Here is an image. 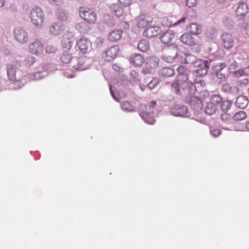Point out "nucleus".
Returning a JSON list of instances; mask_svg holds the SVG:
<instances>
[{"instance_id":"nucleus-33","label":"nucleus","mask_w":249,"mask_h":249,"mask_svg":"<svg viewBox=\"0 0 249 249\" xmlns=\"http://www.w3.org/2000/svg\"><path fill=\"white\" fill-rule=\"evenodd\" d=\"M57 50V47L54 43H49L46 47V53H54Z\"/></svg>"},{"instance_id":"nucleus-55","label":"nucleus","mask_w":249,"mask_h":249,"mask_svg":"<svg viewBox=\"0 0 249 249\" xmlns=\"http://www.w3.org/2000/svg\"><path fill=\"white\" fill-rule=\"evenodd\" d=\"M246 128L249 131V121L246 124Z\"/></svg>"},{"instance_id":"nucleus-58","label":"nucleus","mask_w":249,"mask_h":249,"mask_svg":"<svg viewBox=\"0 0 249 249\" xmlns=\"http://www.w3.org/2000/svg\"><path fill=\"white\" fill-rule=\"evenodd\" d=\"M243 81L244 82L245 84H247L248 82V80L247 78H245L243 80Z\"/></svg>"},{"instance_id":"nucleus-38","label":"nucleus","mask_w":249,"mask_h":249,"mask_svg":"<svg viewBox=\"0 0 249 249\" xmlns=\"http://www.w3.org/2000/svg\"><path fill=\"white\" fill-rule=\"evenodd\" d=\"M221 100L222 98L219 95H213L211 97V100L209 102L212 103V104H214L216 107H217V105L221 102Z\"/></svg>"},{"instance_id":"nucleus-48","label":"nucleus","mask_w":249,"mask_h":249,"mask_svg":"<svg viewBox=\"0 0 249 249\" xmlns=\"http://www.w3.org/2000/svg\"><path fill=\"white\" fill-rule=\"evenodd\" d=\"M222 89L224 91L227 92L231 91V88L228 84H225L222 86Z\"/></svg>"},{"instance_id":"nucleus-37","label":"nucleus","mask_w":249,"mask_h":249,"mask_svg":"<svg viewBox=\"0 0 249 249\" xmlns=\"http://www.w3.org/2000/svg\"><path fill=\"white\" fill-rule=\"evenodd\" d=\"M191 105L194 107V108L196 107L201 108L202 107V104L200 100L197 99L196 97H192L190 101Z\"/></svg>"},{"instance_id":"nucleus-44","label":"nucleus","mask_w":249,"mask_h":249,"mask_svg":"<svg viewBox=\"0 0 249 249\" xmlns=\"http://www.w3.org/2000/svg\"><path fill=\"white\" fill-rule=\"evenodd\" d=\"M196 0H187L186 5L189 8L194 7L196 4Z\"/></svg>"},{"instance_id":"nucleus-1","label":"nucleus","mask_w":249,"mask_h":249,"mask_svg":"<svg viewBox=\"0 0 249 249\" xmlns=\"http://www.w3.org/2000/svg\"><path fill=\"white\" fill-rule=\"evenodd\" d=\"M80 17L89 24H94L97 21L96 13L91 9L87 7H80L79 9Z\"/></svg>"},{"instance_id":"nucleus-46","label":"nucleus","mask_w":249,"mask_h":249,"mask_svg":"<svg viewBox=\"0 0 249 249\" xmlns=\"http://www.w3.org/2000/svg\"><path fill=\"white\" fill-rule=\"evenodd\" d=\"M119 1L123 6H129L132 2V0H119Z\"/></svg>"},{"instance_id":"nucleus-11","label":"nucleus","mask_w":249,"mask_h":249,"mask_svg":"<svg viewBox=\"0 0 249 249\" xmlns=\"http://www.w3.org/2000/svg\"><path fill=\"white\" fill-rule=\"evenodd\" d=\"M208 63L207 61H203L202 60L197 61L195 63L196 66L200 68L196 70V73L201 76L206 75L207 73V70L209 69Z\"/></svg>"},{"instance_id":"nucleus-24","label":"nucleus","mask_w":249,"mask_h":249,"mask_svg":"<svg viewBox=\"0 0 249 249\" xmlns=\"http://www.w3.org/2000/svg\"><path fill=\"white\" fill-rule=\"evenodd\" d=\"M188 31L194 35H199L201 33L202 29L199 25L197 23H191L188 27Z\"/></svg>"},{"instance_id":"nucleus-26","label":"nucleus","mask_w":249,"mask_h":249,"mask_svg":"<svg viewBox=\"0 0 249 249\" xmlns=\"http://www.w3.org/2000/svg\"><path fill=\"white\" fill-rule=\"evenodd\" d=\"M174 71L170 68H164L160 71V75L164 77H171L174 75Z\"/></svg>"},{"instance_id":"nucleus-47","label":"nucleus","mask_w":249,"mask_h":249,"mask_svg":"<svg viewBox=\"0 0 249 249\" xmlns=\"http://www.w3.org/2000/svg\"><path fill=\"white\" fill-rule=\"evenodd\" d=\"M211 132L212 135L214 137L219 136L221 134V131L218 129H213Z\"/></svg>"},{"instance_id":"nucleus-7","label":"nucleus","mask_w":249,"mask_h":249,"mask_svg":"<svg viewBox=\"0 0 249 249\" xmlns=\"http://www.w3.org/2000/svg\"><path fill=\"white\" fill-rule=\"evenodd\" d=\"M77 45L79 51L83 53H85L90 49L91 44L89 40L85 37H82L77 41Z\"/></svg>"},{"instance_id":"nucleus-43","label":"nucleus","mask_w":249,"mask_h":249,"mask_svg":"<svg viewBox=\"0 0 249 249\" xmlns=\"http://www.w3.org/2000/svg\"><path fill=\"white\" fill-rule=\"evenodd\" d=\"M231 116V114L228 112H223L221 115V119L224 121H226L230 119Z\"/></svg>"},{"instance_id":"nucleus-13","label":"nucleus","mask_w":249,"mask_h":249,"mask_svg":"<svg viewBox=\"0 0 249 249\" xmlns=\"http://www.w3.org/2000/svg\"><path fill=\"white\" fill-rule=\"evenodd\" d=\"M160 32V29L157 26L150 27L143 32V36L148 38L157 36Z\"/></svg>"},{"instance_id":"nucleus-4","label":"nucleus","mask_w":249,"mask_h":249,"mask_svg":"<svg viewBox=\"0 0 249 249\" xmlns=\"http://www.w3.org/2000/svg\"><path fill=\"white\" fill-rule=\"evenodd\" d=\"M159 64V59L158 57L153 56L148 58L143 70V72L144 73L152 72V71L158 67Z\"/></svg>"},{"instance_id":"nucleus-34","label":"nucleus","mask_w":249,"mask_h":249,"mask_svg":"<svg viewBox=\"0 0 249 249\" xmlns=\"http://www.w3.org/2000/svg\"><path fill=\"white\" fill-rule=\"evenodd\" d=\"M56 14V16L59 20L64 21L66 20L68 18L67 14L63 9H57Z\"/></svg>"},{"instance_id":"nucleus-57","label":"nucleus","mask_w":249,"mask_h":249,"mask_svg":"<svg viewBox=\"0 0 249 249\" xmlns=\"http://www.w3.org/2000/svg\"><path fill=\"white\" fill-rule=\"evenodd\" d=\"M200 84L201 86L205 85V82L203 81H200Z\"/></svg>"},{"instance_id":"nucleus-53","label":"nucleus","mask_w":249,"mask_h":249,"mask_svg":"<svg viewBox=\"0 0 249 249\" xmlns=\"http://www.w3.org/2000/svg\"><path fill=\"white\" fill-rule=\"evenodd\" d=\"M246 33L247 35L249 37V23L247 25L246 28Z\"/></svg>"},{"instance_id":"nucleus-40","label":"nucleus","mask_w":249,"mask_h":249,"mask_svg":"<svg viewBox=\"0 0 249 249\" xmlns=\"http://www.w3.org/2000/svg\"><path fill=\"white\" fill-rule=\"evenodd\" d=\"M183 81H179L178 78V80L175 81L172 85L173 88H174L175 91L176 93H178L180 91L179 90V85L181 84V83Z\"/></svg>"},{"instance_id":"nucleus-16","label":"nucleus","mask_w":249,"mask_h":249,"mask_svg":"<svg viewBox=\"0 0 249 249\" xmlns=\"http://www.w3.org/2000/svg\"><path fill=\"white\" fill-rule=\"evenodd\" d=\"M179 39L182 43L189 46H193L196 44L194 38L188 33L183 34Z\"/></svg>"},{"instance_id":"nucleus-25","label":"nucleus","mask_w":249,"mask_h":249,"mask_svg":"<svg viewBox=\"0 0 249 249\" xmlns=\"http://www.w3.org/2000/svg\"><path fill=\"white\" fill-rule=\"evenodd\" d=\"M62 29V25L61 23H55L51 26L50 32L51 34L56 36L60 33Z\"/></svg>"},{"instance_id":"nucleus-19","label":"nucleus","mask_w":249,"mask_h":249,"mask_svg":"<svg viewBox=\"0 0 249 249\" xmlns=\"http://www.w3.org/2000/svg\"><path fill=\"white\" fill-rule=\"evenodd\" d=\"M130 61L131 64L135 66H140L143 62V58L139 54H135L131 56Z\"/></svg>"},{"instance_id":"nucleus-17","label":"nucleus","mask_w":249,"mask_h":249,"mask_svg":"<svg viewBox=\"0 0 249 249\" xmlns=\"http://www.w3.org/2000/svg\"><path fill=\"white\" fill-rule=\"evenodd\" d=\"M153 113V110H147L142 111L140 113V115L142 117V118L147 123L152 124L155 122L154 118L150 115V113Z\"/></svg>"},{"instance_id":"nucleus-39","label":"nucleus","mask_w":249,"mask_h":249,"mask_svg":"<svg viewBox=\"0 0 249 249\" xmlns=\"http://www.w3.org/2000/svg\"><path fill=\"white\" fill-rule=\"evenodd\" d=\"M61 60L64 63H69L71 60V56L69 53H64L61 56Z\"/></svg>"},{"instance_id":"nucleus-2","label":"nucleus","mask_w":249,"mask_h":249,"mask_svg":"<svg viewBox=\"0 0 249 249\" xmlns=\"http://www.w3.org/2000/svg\"><path fill=\"white\" fill-rule=\"evenodd\" d=\"M30 18L35 26L36 27L41 26L44 20L43 11L39 7L33 8L30 12Z\"/></svg>"},{"instance_id":"nucleus-42","label":"nucleus","mask_w":249,"mask_h":249,"mask_svg":"<svg viewBox=\"0 0 249 249\" xmlns=\"http://www.w3.org/2000/svg\"><path fill=\"white\" fill-rule=\"evenodd\" d=\"M158 83V80L156 78H154L148 84V86L150 89H154Z\"/></svg>"},{"instance_id":"nucleus-9","label":"nucleus","mask_w":249,"mask_h":249,"mask_svg":"<svg viewBox=\"0 0 249 249\" xmlns=\"http://www.w3.org/2000/svg\"><path fill=\"white\" fill-rule=\"evenodd\" d=\"M221 42L223 46L226 49L231 48L234 44V39L232 35L228 33H224L221 36Z\"/></svg>"},{"instance_id":"nucleus-10","label":"nucleus","mask_w":249,"mask_h":249,"mask_svg":"<svg viewBox=\"0 0 249 249\" xmlns=\"http://www.w3.org/2000/svg\"><path fill=\"white\" fill-rule=\"evenodd\" d=\"M119 51V47L118 45L111 46L105 52V59L107 61H112L116 57Z\"/></svg>"},{"instance_id":"nucleus-14","label":"nucleus","mask_w":249,"mask_h":249,"mask_svg":"<svg viewBox=\"0 0 249 249\" xmlns=\"http://www.w3.org/2000/svg\"><path fill=\"white\" fill-rule=\"evenodd\" d=\"M172 17L163 18L162 19V23L163 25L169 27L171 26H176L180 23H184L186 20V18L184 17L180 19L175 22H173L172 20Z\"/></svg>"},{"instance_id":"nucleus-36","label":"nucleus","mask_w":249,"mask_h":249,"mask_svg":"<svg viewBox=\"0 0 249 249\" xmlns=\"http://www.w3.org/2000/svg\"><path fill=\"white\" fill-rule=\"evenodd\" d=\"M87 25L84 22H80L76 24V29L79 32L86 33H87L89 30L87 28Z\"/></svg>"},{"instance_id":"nucleus-21","label":"nucleus","mask_w":249,"mask_h":249,"mask_svg":"<svg viewBox=\"0 0 249 249\" xmlns=\"http://www.w3.org/2000/svg\"><path fill=\"white\" fill-rule=\"evenodd\" d=\"M177 71L179 74L178 78L179 81H186L188 80V76L186 73V69L182 66H179L177 69Z\"/></svg>"},{"instance_id":"nucleus-60","label":"nucleus","mask_w":249,"mask_h":249,"mask_svg":"<svg viewBox=\"0 0 249 249\" xmlns=\"http://www.w3.org/2000/svg\"><path fill=\"white\" fill-rule=\"evenodd\" d=\"M248 93L249 94V88L248 89Z\"/></svg>"},{"instance_id":"nucleus-20","label":"nucleus","mask_w":249,"mask_h":249,"mask_svg":"<svg viewBox=\"0 0 249 249\" xmlns=\"http://www.w3.org/2000/svg\"><path fill=\"white\" fill-rule=\"evenodd\" d=\"M110 12L112 14L118 17L122 16L123 14V9L118 4H113L110 6Z\"/></svg>"},{"instance_id":"nucleus-32","label":"nucleus","mask_w":249,"mask_h":249,"mask_svg":"<svg viewBox=\"0 0 249 249\" xmlns=\"http://www.w3.org/2000/svg\"><path fill=\"white\" fill-rule=\"evenodd\" d=\"M121 108L124 111L131 112L134 111V107L133 105L131 104V103L128 101H125L122 103L121 105Z\"/></svg>"},{"instance_id":"nucleus-51","label":"nucleus","mask_w":249,"mask_h":249,"mask_svg":"<svg viewBox=\"0 0 249 249\" xmlns=\"http://www.w3.org/2000/svg\"><path fill=\"white\" fill-rule=\"evenodd\" d=\"M109 89H110V93H111V95L112 96V97L115 99H116V98L115 97V94H114V91H113V90L112 89V88L111 86H109Z\"/></svg>"},{"instance_id":"nucleus-30","label":"nucleus","mask_w":249,"mask_h":249,"mask_svg":"<svg viewBox=\"0 0 249 249\" xmlns=\"http://www.w3.org/2000/svg\"><path fill=\"white\" fill-rule=\"evenodd\" d=\"M151 21L150 20L149 17H141L139 18L138 24L140 27L145 28L149 25Z\"/></svg>"},{"instance_id":"nucleus-56","label":"nucleus","mask_w":249,"mask_h":249,"mask_svg":"<svg viewBox=\"0 0 249 249\" xmlns=\"http://www.w3.org/2000/svg\"><path fill=\"white\" fill-rule=\"evenodd\" d=\"M227 0H217V2L219 3H223L225 2Z\"/></svg>"},{"instance_id":"nucleus-31","label":"nucleus","mask_w":249,"mask_h":249,"mask_svg":"<svg viewBox=\"0 0 249 249\" xmlns=\"http://www.w3.org/2000/svg\"><path fill=\"white\" fill-rule=\"evenodd\" d=\"M247 117L246 113L243 111H240L235 113L233 116V119L236 121H241L245 120Z\"/></svg>"},{"instance_id":"nucleus-8","label":"nucleus","mask_w":249,"mask_h":249,"mask_svg":"<svg viewBox=\"0 0 249 249\" xmlns=\"http://www.w3.org/2000/svg\"><path fill=\"white\" fill-rule=\"evenodd\" d=\"M30 52L36 55L41 54L44 50L43 44L38 41H35L29 45Z\"/></svg>"},{"instance_id":"nucleus-6","label":"nucleus","mask_w":249,"mask_h":249,"mask_svg":"<svg viewBox=\"0 0 249 249\" xmlns=\"http://www.w3.org/2000/svg\"><path fill=\"white\" fill-rule=\"evenodd\" d=\"M14 35L16 40L20 43L26 42L28 39L27 32L21 27H17L15 29Z\"/></svg>"},{"instance_id":"nucleus-27","label":"nucleus","mask_w":249,"mask_h":249,"mask_svg":"<svg viewBox=\"0 0 249 249\" xmlns=\"http://www.w3.org/2000/svg\"><path fill=\"white\" fill-rule=\"evenodd\" d=\"M217 110V107L214 104H212L210 102L207 103L205 108V111L206 114L212 115L214 114Z\"/></svg>"},{"instance_id":"nucleus-49","label":"nucleus","mask_w":249,"mask_h":249,"mask_svg":"<svg viewBox=\"0 0 249 249\" xmlns=\"http://www.w3.org/2000/svg\"><path fill=\"white\" fill-rule=\"evenodd\" d=\"M198 82H195V84H193L192 83H188V84L190 86V89L195 91L196 90V87L195 86V84H198Z\"/></svg>"},{"instance_id":"nucleus-5","label":"nucleus","mask_w":249,"mask_h":249,"mask_svg":"<svg viewBox=\"0 0 249 249\" xmlns=\"http://www.w3.org/2000/svg\"><path fill=\"white\" fill-rule=\"evenodd\" d=\"M176 38V35L172 30H168L163 32L160 36V41L165 44L171 45Z\"/></svg>"},{"instance_id":"nucleus-59","label":"nucleus","mask_w":249,"mask_h":249,"mask_svg":"<svg viewBox=\"0 0 249 249\" xmlns=\"http://www.w3.org/2000/svg\"><path fill=\"white\" fill-rule=\"evenodd\" d=\"M8 52L5 53L6 54H8L9 53V50H7Z\"/></svg>"},{"instance_id":"nucleus-3","label":"nucleus","mask_w":249,"mask_h":249,"mask_svg":"<svg viewBox=\"0 0 249 249\" xmlns=\"http://www.w3.org/2000/svg\"><path fill=\"white\" fill-rule=\"evenodd\" d=\"M74 41V37L71 33L65 34L62 37L61 40V46L63 50L65 52L70 51Z\"/></svg>"},{"instance_id":"nucleus-15","label":"nucleus","mask_w":249,"mask_h":249,"mask_svg":"<svg viewBox=\"0 0 249 249\" xmlns=\"http://www.w3.org/2000/svg\"><path fill=\"white\" fill-rule=\"evenodd\" d=\"M249 9L246 3H241L237 7L236 14L237 17L242 18L244 17L248 13Z\"/></svg>"},{"instance_id":"nucleus-45","label":"nucleus","mask_w":249,"mask_h":249,"mask_svg":"<svg viewBox=\"0 0 249 249\" xmlns=\"http://www.w3.org/2000/svg\"><path fill=\"white\" fill-rule=\"evenodd\" d=\"M36 61V59L33 56H29L26 59V64L28 66H31Z\"/></svg>"},{"instance_id":"nucleus-52","label":"nucleus","mask_w":249,"mask_h":249,"mask_svg":"<svg viewBox=\"0 0 249 249\" xmlns=\"http://www.w3.org/2000/svg\"><path fill=\"white\" fill-rule=\"evenodd\" d=\"M5 4V0H0V9L3 7Z\"/></svg>"},{"instance_id":"nucleus-54","label":"nucleus","mask_w":249,"mask_h":249,"mask_svg":"<svg viewBox=\"0 0 249 249\" xmlns=\"http://www.w3.org/2000/svg\"><path fill=\"white\" fill-rule=\"evenodd\" d=\"M244 71L245 72H247V74H249V66L246 67L244 69Z\"/></svg>"},{"instance_id":"nucleus-22","label":"nucleus","mask_w":249,"mask_h":249,"mask_svg":"<svg viewBox=\"0 0 249 249\" xmlns=\"http://www.w3.org/2000/svg\"><path fill=\"white\" fill-rule=\"evenodd\" d=\"M122 33L123 31L122 30H114L109 34L108 40L112 42L117 41L122 37Z\"/></svg>"},{"instance_id":"nucleus-18","label":"nucleus","mask_w":249,"mask_h":249,"mask_svg":"<svg viewBox=\"0 0 249 249\" xmlns=\"http://www.w3.org/2000/svg\"><path fill=\"white\" fill-rule=\"evenodd\" d=\"M7 76L10 80L14 81L16 78V68L13 64H9L7 66Z\"/></svg>"},{"instance_id":"nucleus-50","label":"nucleus","mask_w":249,"mask_h":249,"mask_svg":"<svg viewBox=\"0 0 249 249\" xmlns=\"http://www.w3.org/2000/svg\"><path fill=\"white\" fill-rule=\"evenodd\" d=\"M48 1L52 4H59L62 2V0H48Z\"/></svg>"},{"instance_id":"nucleus-35","label":"nucleus","mask_w":249,"mask_h":249,"mask_svg":"<svg viewBox=\"0 0 249 249\" xmlns=\"http://www.w3.org/2000/svg\"><path fill=\"white\" fill-rule=\"evenodd\" d=\"M157 105V103L156 101H152L150 102L149 105L146 106L145 105H142L140 106V109L142 111H144V109L145 110H147L148 111L149 110H153L154 107Z\"/></svg>"},{"instance_id":"nucleus-41","label":"nucleus","mask_w":249,"mask_h":249,"mask_svg":"<svg viewBox=\"0 0 249 249\" xmlns=\"http://www.w3.org/2000/svg\"><path fill=\"white\" fill-rule=\"evenodd\" d=\"M24 84L21 82V80H14L13 83V88L14 89H18L23 87Z\"/></svg>"},{"instance_id":"nucleus-29","label":"nucleus","mask_w":249,"mask_h":249,"mask_svg":"<svg viewBox=\"0 0 249 249\" xmlns=\"http://www.w3.org/2000/svg\"><path fill=\"white\" fill-rule=\"evenodd\" d=\"M232 103L230 100H225L220 104V108L223 112H228L231 108Z\"/></svg>"},{"instance_id":"nucleus-12","label":"nucleus","mask_w":249,"mask_h":249,"mask_svg":"<svg viewBox=\"0 0 249 249\" xmlns=\"http://www.w3.org/2000/svg\"><path fill=\"white\" fill-rule=\"evenodd\" d=\"M171 113L175 116H184L187 114V108L184 106L176 105L171 109Z\"/></svg>"},{"instance_id":"nucleus-28","label":"nucleus","mask_w":249,"mask_h":249,"mask_svg":"<svg viewBox=\"0 0 249 249\" xmlns=\"http://www.w3.org/2000/svg\"><path fill=\"white\" fill-rule=\"evenodd\" d=\"M149 42L145 39L141 40L138 45V49L143 52H146L149 49Z\"/></svg>"},{"instance_id":"nucleus-23","label":"nucleus","mask_w":249,"mask_h":249,"mask_svg":"<svg viewBox=\"0 0 249 249\" xmlns=\"http://www.w3.org/2000/svg\"><path fill=\"white\" fill-rule=\"evenodd\" d=\"M248 103L249 101L246 97L239 96L236 99L235 104L238 107L244 108L247 106Z\"/></svg>"}]
</instances>
